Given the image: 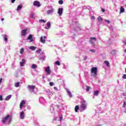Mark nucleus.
<instances>
[{"instance_id":"nucleus-1","label":"nucleus","mask_w":126,"mask_h":126,"mask_svg":"<svg viewBox=\"0 0 126 126\" xmlns=\"http://www.w3.org/2000/svg\"><path fill=\"white\" fill-rule=\"evenodd\" d=\"M98 71V68L97 67H93L91 68V73L93 77L97 76V72Z\"/></svg>"},{"instance_id":"nucleus-2","label":"nucleus","mask_w":126,"mask_h":126,"mask_svg":"<svg viewBox=\"0 0 126 126\" xmlns=\"http://www.w3.org/2000/svg\"><path fill=\"white\" fill-rule=\"evenodd\" d=\"M86 101H85V100L83 99V101L82 102V104L80 106V108L81 109V110H82V111H84V110H85V109H86Z\"/></svg>"},{"instance_id":"nucleus-3","label":"nucleus","mask_w":126,"mask_h":126,"mask_svg":"<svg viewBox=\"0 0 126 126\" xmlns=\"http://www.w3.org/2000/svg\"><path fill=\"white\" fill-rule=\"evenodd\" d=\"M93 40H94V41L95 42H96V38L90 37V43H91V44H92V45L93 46V47H95L96 45L95 44V43L93 42Z\"/></svg>"},{"instance_id":"nucleus-4","label":"nucleus","mask_w":126,"mask_h":126,"mask_svg":"<svg viewBox=\"0 0 126 126\" xmlns=\"http://www.w3.org/2000/svg\"><path fill=\"white\" fill-rule=\"evenodd\" d=\"M33 4L34 6H37V7H40L41 6V4L40 3V2L39 1H34Z\"/></svg>"},{"instance_id":"nucleus-5","label":"nucleus","mask_w":126,"mask_h":126,"mask_svg":"<svg viewBox=\"0 0 126 126\" xmlns=\"http://www.w3.org/2000/svg\"><path fill=\"white\" fill-rule=\"evenodd\" d=\"M28 31V30H23L21 31V36H26V35H27V32Z\"/></svg>"},{"instance_id":"nucleus-6","label":"nucleus","mask_w":126,"mask_h":126,"mask_svg":"<svg viewBox=\"0 0 126 126\" xmlns=\"http://www.w3.org/2000/svg\"><path fill=\"white\" fill-rule=\"evenodd\" d=\"M26 104V101L24 100H22L20 104V109H22L23 107H25V104Z\"/></svg>"},{"instance_id":"nucleus-7","label":"nucleus","mask_w":126,"mask_h":126,"mask_svg":"<svg viewBox=\"0 0 126 126\" xmlns=\"http://www.w3.org/2000/svg\"><path fill=\"white\" fill-rule=\"evenodd\" d=\"M46 39H47V36H41L40 37V42L41 43H42L43 44H45V43H46Z\"/></svg>"},{"instance_id":"nucleus-8","label":"nucleus","mask_w":126,"mask_h":126,"mask_svg":"<svg viewBox=\"0 0 126 126\" xmlns=\"http://www.w3.org/2000/svg\"><path fill=\"white\" fill-rule=\"evenodd\" d=\"M28 87L30 91H31V92H33V91H34V89H35V87L34 85H28Z\"/></svg>"},{"instance_id":"nucleus-9","label":"nucleus","mask_w":126,"mask_h":126,"mask_svg":"<svg viewBox=\"0 0 126 126\" xmlns=\"http://www.w3.org/2000/svg\"><path fill=\"white\" fill-rule=\"evenodd\" d=\"M45 72L49 75L51 74V70L50 69V67L49 66H47L45 68Z\"/></svg>"},{"instance_id":"nucleus-10","label":"nucleus","mask_w":126,"mask_h":126,"mask_svg":"<svg viewBox=\"0 0 126 126\" xmlns=\"http://www.w3.org/2000/svg\"><path fill=\"white\" fill-rule=\"evenodd\" d=\"M10 117L9 115H7L6 117H4L2 120V122L3 124H5V123L6 122V121L8 120V118Z\"/></svg>"},{"instance_id":"nucleus-11","label":"nucleus","mask_w":126,"mask_h":126,"mask_svg":"<svg viewBox=\"0 0 126 126\" xmlns=\"http://www.w3.org/2000/svg\"><path fill=\"white\" fill-rule=\"evenodd\" d=\"M63 8H59L58 9V13L59 15V16H61L63 14Z\"/></svg>"},{"instance_id":"nucleus-12","label":"nucleus","mask_w":126,"mask_h":126,"mask_svg":"<svg viewBox=\"0 0 126 126\" xmlns=\"http://www.w3.org/2000/svg\"><path fill=\"white\" fill-rule=\"evenodd\" d=\"M27 40H31L30 42H33V36H32V34H30L28 36Z\"/></svg>"},{"instance_id":"nucleus-13","label":"nucleus","mask_w":126,"mask_h":126,"mask_svg":"<svg viewBox=\"0 0 126 126\" xmlns=\"http://www.w3.org/2000/svg\"><path fill=\"white\" fill-rule=\"evenodd\" d=\"M20 119H21L22 120H23V119H24V112L22 111V112L20 113Z\"/></svg>"},{"instance_id":"nucleus-14","label":"nucleus","mask_w":126,"mask_h":126,"mask_svg":"<svg viewBox=\"0 0 126 126\" xmlns=\"http://www.w3.org/2000/svg\"><path fill=\"white\" fill-rule=\"evenodd\" d=\"M25 63V60L22 59V62L20 63V66H23Z\"/></svg>"},{"instance_id":"nucleus-15","label":"nucleus","mask_w":126,"mask_h":126,"mask_svg":"<svg viewBox=\"0 0 126 126\" xmlns=\"http://www.w3.org/2000/svg\"><path fill=\"white\" fill-rule=\"evenodd\" d=\"M99 95V91H94V96H98Z\"/></svg>"},{"instance_id":"nucleus-16","label":"nucleus","mask_w":126,"mask_h":126,"mask_svg":"<svg viewBox=\"0 0 126 126\" xmlns=\"http://www.w3.org/2000/svg\"><path fill=\"white\" fill-rule=\"evenodd\" d=\"M3 40L5 41V42H7V35L4 34L2 35Z\"/></svg>"},{"instance_id":"nucleus-17","label":"nucleus","mask_w":126,"mask_h":126,"mask_svg":"<svg viewBox=\"0 0 126 126\" xmlns=\"http://www.w3.org/2000/svg\"><path fill=\"white\" fill-rule=\"evenodd\" d=\"M66 92L68 94V95L69 96V97L71 98L72 97V95L71 94V93L70 92V91H69V90H66Z\"/></svg>"},{"instance_id":"nucleus-18","label":"nucleus","mask_w":126,"mask_h":126,"mask_svg":"<svg viewBox=\"0 0 126 126\" xmlns=\"http://www.w3.org/2000/svg\"><path fill=\"white\" fill-rule=\"evenodd\" d=\"M79 110V106L76 105L75 107V112H76V113H77Z\"/></svg>"},{"instance_id":"nucleus-19","label":"nucleus","mask_w":126,"mask_h":126,"mask_svg":"<svg viewBox=\"0 0 126 126\" xmlns=\"http://www.w3.org/2000/svg\"><path fill=\"white\" fill-rule=\"evenodd\" d=\"M52 12H54V9L49 10L47 11V14H51Z\"/></svg>"},{"instance_id":"nucleus-20","label":"nucleus","mask_w":126,"mask_h":126,"mask_svg":"<svg viewBox=\"0 0 126 126\" xmlns=\"http://www.w3.org/2000/svg\"><path fill=\"white\" fill-rule=\"evenodd\" d=\"M125 11L124 7H121L120 13H123Z\"/></svg>"},{"instance_id":"nucleus-21","label":"nucleus","mask_w":126,"mask_h":126,"mask_svg":"<svg viewBox=\"0 0 126 126\" xmlns=\"http://www.w3.org/2000/svg\"><path fill=\"white\" fill-rule=\"evenodd\" d=\"M97 19H98V22H102V21H103V18L100 16H99L97 18Z\"/></svg>"},{"instance_id":"nucleus-22","label":"nucleus","mask_w":126,"mask_h":126,"mask_svg":"<svg viewBox=\"0 0 126 126\" xmlns=\"http://www.w3.org/2000/svg\"><path fill=\"white\" fill-rule=\"evenodd\" d=\"M104 63L106 64L107 66H110V63L108 61H104Z\"/></svg>"},{"instance_id":"nucleus-23","label":"nucleus","mask_w":126,"mask_h":126,"mask_svg":"<svg viewBox=\"0 0 126 126\" xmlns=\"http://www.w3.org/2000/svg\"><path fill=\"white\" fill-rule=\"evenodd\" d=\"M10 98H11V95H9L7 96H6L5 99L6 100V101H8V100H9Z\"/></svg>"},{"instance_id":"nucleus-24","label":"nucleus","mask_w":126,"mask_h":126,"mask_svg":"<svg viewBox=\"0 0 126 126\" xmlns=\"http://www.w3.org/2000/svg\"><path fill=\"white\" fill-rule=\"evenodd\" d=\"M30 49L32 50V51H35V50H36V47H35V46H31Z\"/></svg>"},{"instance_id":"nucleus-25","label":"nucleus","mask_w":126,"mask_h":126,"mask_svg":"<svg viewBox=\"0 0 126 126\" xmlns=\"http://www.w3.org/2000/svg\"><path fill=\"white\" fill-rule=\"evenodd\" d=\"M24 52V48H22L20 49V53L21 55H22L23 54V53Z\"/></svg>"},{"instance_id":"nucleus-26","label":"nucleus","mask_w":126,"mask_h":126,"mask_svg":"<svg viewBox=\"0 0 126 126\" xmlns=\"http://www.w3.org/2000/svg\"><path fill=\"white\" fill-rule=\"evenodd\" d=\"M20 83L19 82H17L15 83V87H19Z\"/></svg>"},{"instance_id":"nucleus-27","label":"nucleus","mask_w":126,"mask_h":126,"mask_svg":"<svg viewBox=\"0 0 126 126\" xmlns=\"http://www.w3.org/2000/svg\"><path fill=\"white\" fill-rule=\"evenodd\" d=\"M55 64H56V65H61V63H60V61H57L55 62Z\"/></svg>"},{"instance_id":"nucleus-28","label":"nucleus","mask_w":126,"mask_h":126,"mask_svg":"<svg viewBox=\"0 0 126 126\" xmlns=\"http://www.w3.org/2000/svg\"><path fill=\"white\" fill-rule=\"evenodd\" d=\"M32 68H33V69L37 68V66H36V65L35 64H32Z\"/></svg>"},{"instance_id":"nucleus-29","label":"nucleus","mask_w":126,"mask_h":126,"mask_svg":"<svg viewBox=\"0 0 126 126\" xmlns=\"http://www.w3.org/2000/svg\"><path fill=\"white\" fill-rule=\"evenodd\" d=\"M22 8V6L20 5H19L17 7V10H19V9H21V8Z\"/></svg>"},{"instance_id":"nucleus-30","label":"nucleus","mask_w":126,"mask_h":126,"mask_svg":"<svg viewBox=\"0 0 126 126\" xmlns=\"http://www.w3.org/2000/svg\"><path fill=\"white\" fill-rule=\"evenodd\" d=\"M111 54H112V55H116V50H112Z\"/></svg>"},{"instance_id":"nucleus-31","label":"nucleus","mask_w":126,"mask_h":126,"mask_svg":"<svg viewBox=\"0 0 126 126\" xmlns=\"http://www.w3.org/2000/svg\"><path fill=\"white\" fill-rule=\"evenodd\" d=\"M59 4H63V0H60L58 1Z\"/></svg>"},{"instance_id":"nucleus-32","label":"nucleus","mask_w":126,"mask_h":126,"mask_svg":"<svg viewBox=\"0 0 126 126\" xmlns=\"http://www.w3.org/2000/svg\"><path fill=\"white\" fill-rule=\"evenodd\" d=\"M48 29L50 28L51 27V23H47V24Z\"/></svg>"},{"instance_id":"nucleus-33","label":"nucleus","mask_w":126,"mask_h":126,"mask_svg":"<svg viewBox=\"0 0 126 126\" xmlns=\"http://www.w3.org/2000/svg\"><path fill=\"white\" fill-rule=\"evenodd\" d=\"M87 89H86V91H89V90H90V87H88V86H86Z\"/></svg>"},{"instance_id":"nucleus-34","label":"nucleus","mask_w":126,"mask_h":126,"mask_svg":"<svg viewBox=\"0 0 126 126\" xmlns=\"http://www.w3.org/2000/svg\"><path fill=\"white\" fill-rule=\"evenodd\" d=\"M40 22H43V23H46V21L44 20H39Z\"/></svg>"},{"instance_id":"nucleus-35","label":"nucleus","mask_w":126,"mask_h":126,"mask_svg":"<svg viewBox=\"0 0 126 126\" xmlns=\"http://www.w3.org/2000/svg\"><path fill=\"white\" fill-rule=\"evenodd\" d=\"M50 86H54V83L53 82H51L49 83Z\"/></svg>"},{"instance_id":"nucleus-36","label":"nucleus","mask_w":126,"mask_h":126,"mask_svg":"<svg viewBox=\"0 0 126 126\" xmlns=\"http://www.w3.org/2000/svg\"><path fill=\"white\" fill-rule=\"evenodd\" d=\"M126 101H124V104L123 105V108H126Z\"/></svg>"},{"instance_id":"nucleus-37","label":"nucleus","mask_w":126,"mask_h":126,"mask_svg":"<svg viewBox=\"0 0 126 126\" xmlns=\"http://www.w3.org/2000/svg\"><path fill=\"white\" fill-rule=\"evenodd\" d=\"M105 22H107V23H108V24H110V23H111V22H110L109 20H105Z\"/></svg>"},{"instance_id":"nucleus-38","label":"nucleus","mask_w":126,"mask_h":126,"mask_svg":"<svg viewBox=\"0 0 126 126\" xmlns=\"http://www.w3.org/2000/svg\"><path fill=\"white\" fill-rule=\"evenodd\" d=\"M90 52H92V53H95V50L94 49L90 50Z\"/></svg>"},{"instance_id":"nucleus-39","label":"nucleus","mask_w":126,"mask_h":126,"mask_svg":"<svg viewBox=\"0 0 126 126\" xmlns=\"http://www.w3.org/2000/svg\"><path fill=\"white\" fill-rule=\"evenodd\" d=\"M36 53L40 54V53H41V49H39L38 50H36Z\"/></svg>"},{"instance_id":"nucleus-40","label":"nucleus","mask_w":126,"mask_h":126,"mask_svg":"<svg viewBox=\"0 0 126 126\" xmlns=\"http://www.w3.org/2000/svg\"><path fill=\"white\" fill-rule=\"evenodd\" d=\"M123 79H126V74H124L123 76Z\"/></svg>"},{"instance_id":"nucleus-41","label":"nucleus","mask_w":126,"mask_h":126,"mask_svg":"<svg viewBox=\"0 0 126 126\" xmlns=\"http://www.w3.org/2000/svg\"><path fill=\"white\" fill-rule=\"evenodd\" d=\"M11 121H12V118L11 117H10L9 120V124H10V123L11 122Z\"/></svg>"},{"instance_id":"nucleus-42","label":"nucleus","mask_w":126,"mask_h":126,"mask_svg":"<svg viewBox=\"0 0 126 126\" xmlns=\"http://www.w3.org/2000/svg\"><path fill=\"white\" fill-rule=\"evenodd\" d=\"M0 101H2V95H0Z\"/></svg>"},{"instance_id":"nucleus-43","label":"nucleus","mask_w":126,"mask_h":126,"mask_svg":"<svg viewBox=\"0 0 126 126\" xmlns=\"http://www.w3.org/2000/svg\"><path fill=\"white\" fill-rule=\"evenodd\" d=\"M16 0H11V3H14V2Z\"/></svg>"},{"instance_id":"nucleus-44","label":"nucleus","mask_w":126,"mask_h":126,"mask_svg":"<svg viewBox=\"0 0 126 126\" xmlns=\"http://www.w3.org/2000/svg\"><path fill=\"white\" fill-rule=\"evenodd\" d=\"M92 19H93L94 20H95V16H92Z\"/></svg>"},{"instance_id":"nucleus-45","label":"nucleus","mask_w":126,"mask_h":126,"mask_svg":"<svg viewBox=\"0 0 126 126\" xmlns=\"http://www.w3.org/2000/svg\"><path fill=\"white\" fill-rule=\"evenodd\" d=\"M101 11H102V12H105V9H101Z\"/></svg>"},{"instance_id":"nucleus-46","label":"nucleus","mask_w":126,"mask_h":126,"mask_svg":"<svg viewBox=\"0 0 126 126\" xmlns=\"http://www.w3.org/2000/svg\"><path fill=\"white\" fill-rule=\"evenodd\" d=\"M2 81V78H0V84L1 83Z\"/></svg>"},{"instance_id":"nucleus-47","label":"nucleus","mask_w":126,"mask_h":126,"mask_svg":"<svg viewBox=\"0 0 126 126\" xmlns=\"http://www.w3.org/2000/svg\"><path fill=\"white\" fill-rule=\"evenodd\" d=\"M4 20V18H3L1 19V21H3Z\"/></svg>"},{"instance_id":"nucleus-48","label":"nucleus","mask_w":126,"mask_h":126,"mask_svg":"<svg viewBox=\"0 0 126 126\" xmlns=\"http://www.w3.org/2000/svg\"><path fill=\"white\" fill-rule=\"evenodd\" d=\"M124 45L126 46V41H124Z\"/></svg>"},{"instance_id":"nucleus-49","label":"nucleus","mask_w":126,"mask_h":126,"mask_svg":"<svg viewBox=\"0 0 126 126\" xmlns=\"http://www.w3.org/2000/svg\"><path fill=\"white\" fill-rule=\"evenodd\" d=\"M54 89L57 90V87H54Z\"/></svg>"},{"instance_id":"nucleus-50","label":"nucleus","mask_w":126,"mask_h":126,"mask_svg":"<svg viewBox=\"0 0 126 126\" xmlns=\"http://www.w3.org/2000/svg\"><path fill=\"white\" fill-rule=\"evenodd\" d=\"M43 61H45V57L43 58Z\"/></svg>"},{"instance_id":"nucleus-51","label":"nucleus","mask_w":126,"mask_h":126,"mask_svg":"<svg viewBox=\"0 0 126 126\" xmlns=\"http://www.w3.org/2000/svg\"><path fill=\"white\" fill-rule=\"evenodd\" d=\"M124 53H126V49L124 50Z\"/></svg>"},{"instance_id":"nucleus-52","label":"nucleus","mask_w":126,"mask_h":126,"mask_svg":"<svg viewBox=\"0 0 126 126\" xmlns=\"http://www.w3.org/2000/svg\"><path fill=\"white\" fill-rule=\"evenodd\" d=\"M42 78L44 79V78H45V76H43Z\"/></svg>"},{"instance_id":"nucleus-53","label":"nucleus","mask_w":126,"mask_h":126,"mask_svg":"<svg viewBox=\"0 0 126 126\" xmlns=\"http://www.w3.org/2000/svg\"><path fill=\"white\" fill-rule=\"evenodd\" d=\"M62 119H63V117H61V119L62 120Z\"/></svg>"}]
</instances>
